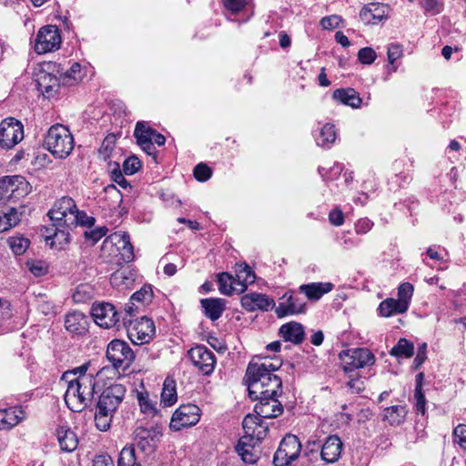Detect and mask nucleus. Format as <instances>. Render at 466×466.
Returning <instances> with one entry per match:
<instances>
[{
	"instance_id": "f257e3e1",
	"label": "nucleus",
	"mask_w": 466,
	"mask_h": 466,
	"mask_svg": "<svg viewBox=\"0 0 466 466\" xmlns=\"http://www.w3.org/2000/svg\"><path fill=\"white\" fill-rule=\"evenodd\" d=\"M281 360L279 359L264 358L260 363L250 362L248 365L245 380L247 383L251 384L253 392L260 393L263 387L268 386V392H275L282 389L281 379L273 372L281 367Z\"/></svg>"
},
{
	"instance_id": "f03ea898",
	"label": "nucleus",
	"mask_w": 466,
	"mask_h": 466,
	"mask_svg": "<svg viewBox=\"0 0 466 466\" xmlns=\"http://www.w3.org/2000/svg\"><path fill=\"white\" fill-rule=\"evenodd\" d=\"M96 379L93 375L77 376L68 381L65 402L69 410L81 412L88 407L95 394Z\"/></svg>"
},
{
	"instance_id": "7ed1b4c3",
	"label": "nucleus",
	"mask_w": 466,
	"mask_h": 466,
	"mask_svg": "<svg viewBox=\"0 0 466 466\" xmlns=\"http://www.w3.org/2000/svg\"><path fill=\"white\" fill-rule=\"evenodd\" d=\"M248 397L253 400H258L254 407V412L262 419H273L277 418L283 413V406L277 400V397L281 394L282 389L280 390H276L271 394V392H268L269 390L268 386H265L260 390V393L253 392V389H251V384L247 383Z\"/></svg>"
},
{
	"instance_id": "20e7f679",
	"label": "nucleus",
	"mask_w": 466,
	"mask_h": 466,
	"mask_svg": "<svg viewBox=\"0 0 466 466\" xmlns=\"http://www.w3.org/2000/svg\"><path fill=\"white\" fill-rule=\"evenodd\" d=\"M44 145L55 157L66 158L74 148V138L66 127L56 124L48 129Z\"/></svg>"
},
{
	"instance_id": "39448f33",
	"label": "nucleus",
	"mask_w": 466,
	"mask_h": 466,
	"mask_svg": "<svg viewBox=\"0 0 466 466\" xmlns=\"http://www.w3.org/2000/svg\"><path fill=\"white\" fill-rule=\"evenodd\" d=\"M76 204L70 197H63L54 204L52 209L49 210L48 216L54 226L56 227L54 236L58 237L59 232L65 234V229L58 228H71L73 224L76 221L77 217L75 215L76 212Z\"/></svg>"
},
{
	"instance_id": "423d86ee",
	"label": "nucleus",
	"mask_w": 466,
	"mask_h": 466,
	"mask_svg": "<svg viewBox=\"0 0 466 466\" xmlns=\"http://www.w3.org/2000/svg\"><path fill=\"white\" fill-rule=\"evenodd\" d=\"M134 447H137L144 455L150 456L155 453L163 436V429L157 423L149 427L137 426L134 432Z\"/></svg>"
},
{
	"instance_id": "0eeeda50",
	"label": "nucleus",
	"mask_w": 466,
	"mask_h": 466,
	"mask_svg": "<svg viewBox=\"0 0 466 466\" xmlns=\"http://www.w3.org/2000/svg\"><path fill=\"white\" fill-rule=\"evenodd\" d=\"M123 325L126 327L129 339L136 345L148 343L155 336L156 329L152 319L147 317L132 319L124 318Z\"/></svg>"
},
{
	"instance_id": "6e6552de",
	"label": "nucleus",
	"mask_w": 466,
	"mask_h": 466,
	"mask_svg": "<svg viewBox=\"0 0 466 466\" xmlns=\"http://www.w3.org/2000/svg\"><path fill=\"white\" fill-rule=\"evenodd\" d=\"M56 73H60L59 66L49 62L45 64L36 74L37 89L48 99L56 97L62 86Z\"/></svg>"
},
{
	"instance_id": "1a4fd4ad",
	"label": "nucleus",
	"mask_w": 466,
	"mask_h": 466,
	"mask_svg": "<svg viewBox=\"0 0 466 466\" xmlns=\"http://www.w3.org/2000/svg\"><path fill=\"white\" fill-rule=\"evenodd\" d=\"M107 360L117 370L126 371L135 360V353L127 342L113 339L109 342L106 353Z\"/></svg>"
},
{
	"instance_id": "9d476101",
	"label": "nucleus",
	"mask_w": 466,
	"mask_h": 466,
	"mask_svg": "<svg viewBox=\"0 0 466 466\" xmlns=\"http://www.w3.org/2000/svg\"><path fill=\"white\" fill-rule=\"evenodd\" d=\"M31 191V186L22 176H6L0 179V200L17 201Z\"/></svg>"
},
{
	"instance_id": "9b49d317",
	"label": "nucleus",
	"mask_w": 466,
	"mask_h": 466,
	"mask_svg": "<svg viewBox=\"0 0 466 466\" xmlns=\"http://www.w3.org/2000/svg\"><path fill=\"white\" fill-rule=\"evenodd\" d=\"M103 249H109L111 252H115L116 249V257H118L117 263H129L133 261L134 248L130 242V237L126 231H117L107 237L102 246Z\"/></svg>"
},
{
	"instance_id": "f8f14e48",
	"label": "nucleus",
	"mask_w": 466,
	"mask_h": 466,
	"mask_svg": "<svg viewBox=\"0 0 466 466\" xmlns=\"http://www.w3.org/2000/svg\"><path fill=\"white\" fill-rule=\"evenodd\" d=\"M339 359L345 372L370 367L375 363L374 354L366 348H354L343 350L339 353Z\"/></svg>"
},
{
	"instance_id": "ddd939ff",
	"label": "nucleus",
	"mask_w": 466,
	"mask_h": 466,
	"mask_svg": "<svg viewBox=\"0 0 466 466\" xmlns=\"http://www.w3.org/2000/svg\"><path fill=\"white\" fill-rule=\"evenodd\" d=\"M301 452V443L293 434H287L276 451L273 458L274 466H289Z\"/></svg>"
},
{
	"instance_id": "4468645a",
	"label": "nucleus",
	"mask_w": 466,
	"mask_h": 466,
	"mask_svg": "<svg viewBox=\"0 0 466 466\" xmlns=\"http://www.w3.org/2000/svg\"><path fill=\"white\" fill-rule=\"evenodd\" d=\"M24 137L22 123L14 117H7L0 123V147L10 149Z\"/></svg>"
},
{
	"instance_id": "2eb2a0df",
	"label": "nucleus",
	"mask_w": 466,
	"mask_h": 466,
	"mask_svg": "<svg viewBox=\"0 0 466 466\" xmlns=\"http://www.w3.org/2000/svg\"><path fill=\"white\" fill-rule=\"evenodd\" d=\"M61 45V35L56 25H48L38 31L35 40V50L45 54L57 50Z\"/></svg>"
},
{
	"instance_id": "dca6fc26",
	"label": "nucleus",
	"mask_w": 466,
	"mask_h": 466,
	"mask_svg": "<svg viewBox=\"0 0 466 466\" xmlns=\"http://www.w3.org/2000/svg\"><path fill=\"white\" fill-rule=\"evenodd\" d=\"M200 411L199 407L192 403L179 406L173 413L170 429L180 431L183 428L196 425L200 420Z\"/></svg>"
},
{
	"instance_id": "f3484780",
	"label": "nucleus",
	"mask_w": 466,
	"mask_h": 466,
	"mask_svg": "<svg viewBox=\"0 0 466 466\" xmlns=\"http://www.w3.org/2000/svg\"><path fill=\"white\" fill-rule=\"evenodd\" d=\"M127 390L124 385L114 383L106 387L99 396L96 409L115 414L124 400Z\"/></svg>"
},
{
	"instance_id": "a211bd4d",
	"label": "nucleus",
	"mask_w": 466,
	"mask_h": 466,
	"mask_svg": "<svg viewBox=\"0 0 466 466\" xmlns=\"http://www.w3.org/2000/svg\"><path fill=\"white\" fill-rule=\"evenodd\" d=\"M91 314L95 322L102 328L119 327L121 313L117 312L115 306L111 303L94 304L91 309Z\"/></svg>"
},
{
	"instance_id": "6ab92c4d",
	"label": "nucleus",
	"mask_w": 466,
	"mask_h": 466,
	"mask_svg": "<svg viewBox=\"0 0 466 466\" xmlns=\"http://www.w3.org/2000/svg\"><path fill=\"white\" fill-rule=\"evenodd\" d=\"M192 364L204 375L213 372L216 358L214 353L204 345H198L190 349L187 352Z\"/></svg>"
},
{
	"instance_id": "aec40b11",
	"label": "nucleus",
	"mask_w": 466,
	"mask_h": 466,
	"mask_svg": "<svg viewBox=\"0 0 466 466\" xmlns=\"http://www.w3.org/2000/svg\"><path fill=\"white\" fill-rule=\"evenodd\" d=\"M282 301L275 309L276 315L279 318H284L289 315H297L306 311V302L293 292H287L281 298Z\"/></svg>"
},
{
	"instance_id": "412c9836",
	"label": "nucleus",
	"mask_w": 466,
	"mask_h": 466,
	"mask_svg": "<svg viewBox=\"0 0 466 466\" xmlns=\"http://www.w3.org/2000/svg\"><path fill=\"white\" fill-rule=\"evenodd\" d=\"M343 451V442L338 435H329L321 445L320 457L326 463L337 462Z\"/></svg>"
},
{
	"instance_id": "4be33fe9",
	"label": "nucleus",
	"mask_w": 466,
	"mask_h": 466,
	"mask_svg": "<svg viewBox=\"0 0 466 466\" xmlns=\"http://www.w3.org/2000/svg\"><path fill=\"white\" fill-rule=\"evenodd\" d=\"M154 129L144 122H137L134 130V137L137 145L149 156L156 159L157 150L152 143Z\"/></svg>"
},
{
	"instance_id": "5701e85b",
	"label": "nucleus",
	"mask_w": 466,
	"mask_h": 466,
	"mask_svg": "<svg viewBox=\"0 0 466 466\" xmlns=\"http://www.w3.org/2000/svg\"><path fill=\"white\" fill-rule=\"evenodd\" d=\"M241 306L248 311L268 310L274 306V300L265 294L251 292L241 297Z\"/></svg>"
},
{
	"instance_id": "b1692460",
	"label": "nucleus",
	"mask_w": 466,
	"mask_h": 466,
	"mask_svg": "<svg viewBox=\"0 0 466 466\" xmlns=\"http://www.w3.org/2000/svg\"><path fill=\"white\" fill-rule=\"evenodd\" d=\"M88 318L80 311H73L66 316L65 327L67 331L83 335L88 330Z\"/></svg>"
},
{
	"instance_id": "393cba45",
	"label": "nucleus",
	"mask_w": 466,
	"mask_h": 466,
	"mask_svg": "<svg viewBox=\"0 0 466 466\" xmlns=\"http://www.w3.org/2000/svg\"><path fill=\"white\" fill-rule=\"evenodd\" d=\"M387 5L380 3L366 5L360 12L361 20L366 24H377L387 17Z\"/></svg>"
},
{
	"instance_id": "a878e982",
	"label": "nucleus",
	"mask_w": 466,
	"mask_h": 466,
	"mask_svg": "<svg viewBox=\"0 0 466 466\" xmlns=\"http://www.w3.org/2000/svg\"><path fill=\"white\" fill-rule=\"evenodd\" d=\"M332 289L333 284L330 282H313L300 285L299 291L305 294L308 299L317 301L320 299L323 295L331 291Z\"/></svg>"
},
{
	"instance_id": "bb28decb",
	"label": "nucleus",
	"mask_w": 466,
	"mask_h": 466,
	"mask_svg": "<svg viewBox=\"0 0 466 466\" xmlns=\"http://www.w3.org/2000/svg\"><path fill=\"white\" fill-rule=\"evenodd\" d=\"M204 315L212 321L218 319L226 309V301L219 298H208L200 300Z\"/></svg>"
},
{
	"instance_id": "cd10ccee",
	"label": "nucleus",
	"mask_w": 466,
	"mask_h": 466,
	"mask_svg": "<svg viewBox=\"0 0 466 466\" xmlns=\"http://www.w3.org/2000/svg\"><path fill=\"white\" fill-rule=\"evenodd\" d=\"M235 272V284L238 286L237 293H243L248 285L255 282V272L246 263L237 264Z\"/></svg>"
},
{
	"instance_id": "c85d7f7f",
	"label": "nucleus",
	"mask_w": 466,
	"mask_h": 466,
	"mask_svg": "<svg viewBox=\"0 0 466 466\" xmlns=\"http://www.w3.org/2000/svg\"><path fill=\"white\" fill-rule=\"evenodd\" d=\"M279 333L285 341H290L293 344H300L305 336L303 326L295 321L283 324Z\"/></svg>"
},
{
	"instance_id": "c756f323",
	"label": "nucleus",
	"mask_w": 466,
	"mask_h": 466,
	"mask_svg": "<svg viewBox=\"0 0 466 466\" xmlns=\"http://www.w3.org/2000/svg\"><path fill=\"white\" fill-rule=\"evenodd\" d=\"M332 97L334 100L349 106L352 108H359L361 106L362 99L360 94L353 88H338L333 91Z\"/></svg>"
},
{
	"instance_id": "7c9ffc66",
	"label": "nucleus",
	"mask_w": 466,
	"mask_h": 466,
	"mask_svg": "<svg viewBox=\"0 0 466 466\" xmlns=\"http://www.w3.org/2000/svg\"><path fill=\"white\" fill-rule=\"evenodd\" d=\"M257 444L255 441H248V436H242L239 439L236 451L244 462L252 464L258 461V455L255 450Z\"/></svg>"
},
{
	"instance_id": "2f4dec72",
	"label": "nucleus",
	"mask_w": 466,
	"mask_h": 466,
	"mask_svg": "<svg viewBox=\"0 0 466 466\" xmlns=\"http://www.w3.org/2000/svg\"><path fill=\"white\" fill-rule=\"evenodd\" d=\"M56 435L60 449L63 451L72 452L77 448L78 439L70 428L59 427Z\"/></svg>"
},
{
	"instance_id": "473e14b6",
	"label": "nucleus",
	"mask_w": 466,
	"mask_h": 466,
	"mask_svg": "<svg viewBox=\"0 0 466 466\" xmlns=\"http://www.w3.org/2000/svg\"><path fill=\"white\" fill-rule=\"evenodd\" d=\"M408 409L406 405H393L387 407L383 411V420L391 426H399L404 422Z\"/></svg>"
},
{
	"instance_id": "72a5a7b5",
	"label": "nucleus",
	"mask_w": 466,
	"mask_h": 466,
	"mask_svg": "<svg viewBox=\"0 0 466 466\" xmlns=\"http://www.w3.org/2000/svg\"><path fill=\"white\" fill-rule=\"evenodd\" d=\"M378 311L382 317H390L395 314L406 312V304L395 299H387L379 305Z\"/></svg>"
},
{
	"instance_id": "f704fd0d",
	"label": "nucleus",
	"mask_w": 466,
	"mask_h": 466,
	"mask_svg": "<svg viewBox=\"0 0 466 466\" xmlns=\"http://www.w3.org/2000/svg\"><path fill=\"white\" fill-rule=\"evenodd\" d=\"M136 398L138 402L142 413L155 417L158 411L156 408V402L152 401L149 398V393L142 386V390H136Z\"/></svg>"
},
{
	"instance_id": "c9c22d12",
	"label": "nucleus",
	"mask_w": 466,
	"mask_h": 466,
	"mask_svg": "<svg viewBox=\"0 0 466 466\" xmlns=\"http://www.w3.org/2000/svg\"><path fill=\"white\" fill-rule=\"evenodd\" d=\"M82 78L81 66L77 62L73 63L69 69L64 73H60L59 76L61 85L65 86H74L80 82Z\"/></svg>"
},
{
	"instance_id": "e433bc0d",
	"label": "nucleus",
	"mask_w": 466,
	"mask_h": 466,
	"mask_svg": "<svg viewBox=\"0 0 466 466\" xmlns=\"http://www.w3.org/2000/svg\"><path fill=\"white\" fill-rule=\"evenodd\" d=\"M20 217L21 213L15 208H10L7 211L0 213V232L15 227L20 222Z\"/></svg>"
},
{
	"instance_id": "4c0bfd02",
	"label": "nucleus",
	"mask_w": 466,
	"mask_h": 466,
	"mask_svg": "<svg viewBox=\"0 0 466 466\" xmlns=\"http://www.w3.org/2000/svg\"><path fill=\"white\" fill-rule=\"evenodd\" d=\"M176 381L173 379L167 378L163 384L161 392V403L165 406H172L177 401Z\"/></svg>"
},
{
	"instance_id": "58836bf2",
	"label": "nucleus",
	"mask_w": 466,
	"mask_h": 466,
	"mask_svg": "<svg viewBox=\"0 0 466 466\" xmlns=\"http://www.w3.org/2000/svg\"><path fill=\"white\" fill-rule=\"evenodd\" d=\"M414 353V345L407 339L401 338L390 350V354L396 358H410Z\"/></svg>"
},
{
	"instance_id": "ea45409f",
	"label": "nucleus",
	"mask_w": 466,
	"mask_h": 466,
	"mask_svg": "<svg viewBox=\"0 0 466 466\" xmlns=\"http://www.w3.org/2000/svg\"><path fill=\"white\" fill-rule=\"evenodd\" d=\"M218 289L220 293L230 296L237 292L238 286L235 284V279L228 272H222L218 275Z\"/></svg>"
},
{
	"instance_id": "a19ab883",
	"label": "nucleus",
	"mask_w": 466,
	"mask_h": 466,
	"mask_svg": "<svg viewBox=\"0 0 466 466\" xmlns=\"http://www.w3.org/2000/svg\"><path fill=\"white\" fill-rule=\"evenodd\" d=\"M4 416L5 429H10L17 425L25 418L24 410L18 406L5 409Z\"/></svg>"
},
{
	"instance_id": "79ce46f5",
	"label": "nucleus",
	"mask_w": 466,
	"mask_h": 466,
	"mask_svg": "<svg viewBox=\"0 0 466 466\" xmlns=\"http://www.w3.org/2000/svg\"><path fill=\"white\" fill-rule=\"evenodd\" d=\"M335 127L331 124L324 125L321 127L319 136L316 137L317 145L322 147H329V146L335 141Z\"/></svg>"
},
{
	"instance_id": "37998d69",
	"label": "nucleus",
	"mask_w": 466,
	"mask_h": 466,
	"mask_svg": "<svg viewBox=\"0 0 466 466\" xmlns=\"http://www.w3.org/2000/svg\"><path fill=\"white\" fill-rule=\"evenodd\" d=\"M117 466H140L135 455L134 445L125 446L120 451Z\"/></svg>"
},
{
	"instance_id": "c03bdc74",
	"label": "nucleus",
	"mask_w": 466,
	"mask_h": 466,
	"mask_svg": "<svg viewBox=\"0 0 466 466\" xmlns=\"http://www.w3.org/2000/svg\"><path fill=\"white\" fill-rule=\"evenodd\" d=\"M113 416L112 412L97 409L95 413L96 427L101 431H106L111 426Z\"/></svg>"
},
{
	"instance_id": "a18cd8bd",
	"label": "nucleus",
	"mask_w": 466,
	"mask_h": 466,
	"mask_svg": "<svg viewBox=\"0 0 466 466\" xmlns=\"http://www.w3.org/2000/svg\"><path fill=\"white\" fill-rule=\"evenodd\" d=\"M132 300H136L143 307L149 304L153 299V290L151 286L144 285L139 290L135 292L132 296Z\"/></svg>"
},
{
	"instance_id": "49530a36",
	"label": "nucleus",
	"mask_w": 466,
	"mask_h": 466,
	"mask_svg": "<svg viewBox=\"0 0 466 466\" xmlns=\"http://www.w3.org/2000/svg\"><path fill=\"white\" fill-rule=\"evenodd\" d=\"M414 291L413 285L410 282H404L398 288V300L406 304V310H408L410 299Z\"/></svg>"
},
{
	"instance_id": "de8ad7c7",
	"label": "nucleus",
	"mask_w": 466,
	"mask_h": 466,
	"mask_svg": "<svg viewBox=\"0 0 466 466\" xmlns=\"http://www.w3.org/2000/svg\"><path fill=\"white\" fill-rule=\"evenodd\" d=\"M343 170V166L339 163H334L329 168L319 167L318 171L324 180L331 181L337 179Z\"/></svg>"
},
{
	"instance_id": "09e8293b",
	"label": "nucleus",
	"mask_w": 466,
	"mask_h": 466,
	"mask_svg": "<svg viewBox=\"0 0 466 466\" xmlns=\"http://www.w3.org/2000/svg\"><path fill=\"white\" fill-rule=\"evenodd\" d=\"M9 247L14 254L22 255L29 247V240L23 237H13L8 239Z\"/></svg>"
},
{
	"instance_id": "8fccbe9b",
	"label": "nucleus",
	"mask_w": 466,
	"mask_h": 466,
	"mask_svg": "<svg viewBox=\"0 0 466 466\" xmlns=\"http://www.w3.org/2000/svg\"><path fill=\"white\" fill-rule=\"evenodd\" d=\"M262 418L258 417L257 414H248L245 416L242 426L244 430L243 436H249L250 434H254L256 428L258 426L259 421Z\"/></svg>"
},
{
	"instance_id": "3c124183",
	"label": "nucleus",
	"mask_w": 466,
	"mask_h": 466,
	"mask_svg": "<svg viewBox=\"0 0 466 466\" xmlns=\"http://www.w3.org/2000/svg\"><path fill=\"white\" fill-rule=\"evenodd\" d=\"M26 268L35 277H42L47 273L48 267L43 260L30 259L27 260Z\"/></svg>"
},
{
	"instance_id": "603ef678",
	"label": "nucleus",
	"mask_w": 466,
	"mask_h": 466,
	"mask_svg": "<svg viewBox=\"0 0 466 466\" xmlns=\"http://www.w3.org/2000/svg\"><path fill=\"white\" fill-rule=\"evenodd\" d=\"M453 443L466 450V424H459L453 429Z\"/></svg>"
},
{
	"instance_id": "864d4df0",
	"label": "nucleus",
	"mask_w": 466,
	"mask_h": 466,
	"mask_svg": "<svg viewBox=\"0 0 466 466\" xmlns=\"http://www.w3.org/2000/svg\"><path fill=\"white\" fill-rule=\"evenodd\" d=\"M212 176V169L204 163L198 164L194 168V177L198 181L206 182Z\"/></svg>"
},
{
	"instance_id": "5fc2aeb1",
	"label": "nucleus",
	"mask_w": 466,
	"mask_h": 466,
	"mask_svg": "<svg viewBox=\"0 0 466 466\" xmlns=\"http://www.w3.org/2000/svg\"><path fill=\"white\" fill-rule=\"evenodd\" d=\"M141 167V161L135 156L129 157L123 163V172L126 175H133Z\"/></svg>"
},
{
	"instance_id": "6e6d98bb",
	"label": "nucleus",
	"mask_w": 466,
	"mask_h": 466,
	"mask_svg": "<svg viewBox=\"0 0 466 466\" xmlns=\"http://www.w3.org/2000/svg\"><path fill=\"white\" fill-rule=\"evenodd\" d=\"M376 57V52L371 47H363L358 52V59L364 65L372 64Z\"/></svg>"
},
{
	"instance_id": "4d7b16f0",
	"label": "nucleus",
	"mask_w": 466,
	"mask_h": 466,
	"mask_svg": "<svg viewBox=\"0 0 466 466\" xmlns=\"http://www.w3.org/2000/svg\"><path fill=\"white\" fill-rule=\"evenodd\" d=\"M342 18L339 15H332L329 16H325L320 20V25L325 30H332L339 26L340 23H342Z\"/></svg>"
},
{
	"instance_id": "13d9d810",
	"label": "nucleus",
	"mask_w": 466,
	"mask_h": 466,
	"mask_svg": "<svg viewBox=\"0 0 466 466\" xmlns=\"http://www.w3.org/2000/svg\"><path fill=\"white\" fill-rule=\"evenodd\" d=\"M248 0H223V5L226 9L233 14H237L243 10L248 5Z\"/></svg>"
},
{
	"instance_id": "bf43d9fd",
	"label": "nucleus",
	"mask_w": 466,
	"mask_h": 466,
	"mask_svg": "<svg viewBox=\"0 0 466 466\" xmlns=\"http://www.w3.org/2000/svg\"><path fill=\"white\" fill-rule=\"evenodd\" d=\"M106 233L107 228L106 227H98L89 231H86L85 237L86 239H90L92 244H96L99 239L106 236Z\"/></svg>"
},
{
	"instance_id": "052dcab7",
	"label": "nucleus",
	"mask_w": 466,
	"mask_h": 466,
	"mask_svg": "<svg viewBox=\"0 0 466 466\" xmlns=\"http://www.w3.org/2000/svg\"><path fill=\"white\" fill-rule=\"evenodd\" d=\"M427 359V343L420 344L413 360V369L418 370Z\"/></svg>"
},
{
	"instance_id": "680f3d73",
	"label": "nucleus",
	"mask_w": 466,
	"mask_h": 466,
	"mask_svg": "<svg viewBox=\"0 0 466 466\" xmlns=\"http://www.w3.org/2000/svg\"><path fill=\"white\" fill-rule=\"evenodd\" d=\"M114 137H106L102 142L101 147L99 148V156L106 160L110 157V153L113 150Z\"/></svg>"
},
{
	"instance_id": "e2e57ef3",
	"label": "nucleus",
	"mask_w": 466,
	"mask_h": 466,
	"mask_svg": "<svg viewBox=\"0 0 466 466\" xmlns=\"http://www.w3.org/2000/svg\"><path fill=\"white\" fill-rule=\"evenodd\" d=\"M268 426L261 420L256 428L254 434L248 436V441L259 443L267 435Z\"/></svg>"
},
{
	"instance_id": "0e129e2a",
	"label": "nucleus",
	"mask_w": 466,
	"mask_h": 466,
	"mask_svg": "<svg viewBox=\"0 0 466 466\" xmlns=\"http://www.w3.org/2000/svg\"><path fill=\"white\" fill-rule=\"evenodd\" d=\"M75 215L77 217L76 219V221L73 224V227L76 226H87L92 227L95 224V218L87 216L84 211H79L78 208H76V212Z\"/></svg>"
},
{
	"instance_id": "69168bd1",
	"label": "nucleus",
	"mask_w": 466,
	"mask_h": 466,
	"mask_svg": "<svg viewBox=\"0 0 466 466\" xmlns=\"http://www.w3.org/2000/svg\"><path fill=\"white\" fill-rule=\"evenodd\" d=\"M373 227V222L367 218H360L355 223V232L357 234H366Z\"/></svg>"
},
{
	"instance_id": "338daca9",
	"label": "nucleus",
	"mask_w": 466,
	"mask_h": 466,
	"mask_svg": "<svg viewBox=\"0 0 466 466\" xmlns=\"http://www.w3.org/2000/svg\"><path fill=\"white\" fill-rule=\"evenodd\" d=\"M348 388L350 390V392L353 394L360 393L365 389L364 380L360 378H350L347 382Z\"/></svg>"
},
{
	"instance_id": "774afa93",
	"label": "nucleus",
	"mask_w": 466,
	"mask_h": 466,
	"mask_svg": "<svg viewBox=\"0 0 466 466\" xmlns=\"http://www.w3.org/2000/svg\"><path fill=\"white\" fill-rule=\"evenodd\" d=\"M414 399L415 402V410L417 412L421 413L422 415L426 412V398L422 392V390H414Z\"/></svg>"
}]
</instances>
